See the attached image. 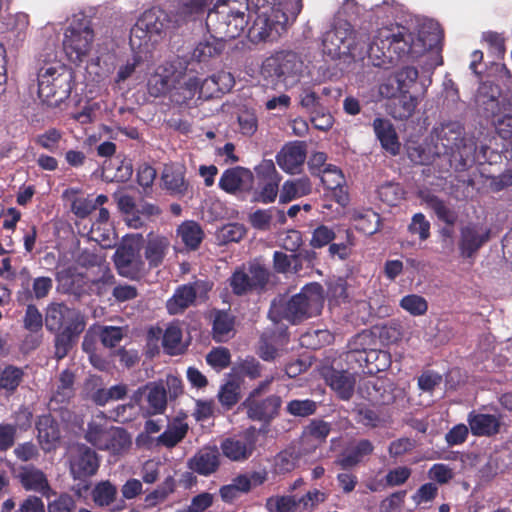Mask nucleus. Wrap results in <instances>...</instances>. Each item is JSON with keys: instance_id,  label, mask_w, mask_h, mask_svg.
Returning a JSON list of instances; mask_svg holds the SVG:
<instances>
[{"instance_id": "31", "label": "nucleus", "mask_w": 512, "mask_h": 512, "mask_svg": "<svg viewBox=\"0 0 512 512\" xmlns=\"http://www.w3.org/2000/svg\"><path fill=\"white\" fill-rule=\"evenodd\" d=\"M372 126L382 148L392 156L398 155L401 144L390 120L377 117L373 120Z\"/></svg>"}, {"instance_id": "27", "label": "nucleus", "mask_w": 512, "mask_h": 512, "mask_svg": "<svg viewBox=\"0 0 512 512\" xmlns=\"http://www.w3.org/2000/svg\"><path fill=\"white\" fill-rule=\"evenodd\" d=\"M21 274H27L29 277L27 268H23ZM21 287L22 290L17 293L19 302L40 301L50 294L53 288V279L49 276H38L32 279L31 287L29 286V279L27 282H22Z\"/></svg>"}, {"instance_id": "25", "label": "nucleus", "mask_w": 512, "mask_h": 512, "mask_svg": "<svg viewBox=\"0 0 512 512\" xmlns=\"http://www.w3.org/2000/svg\"><path fill=\"white\" fill-rule=\"evenodd\" d=\"M467 422L472 435L477 437H492L497 435L502 426L501 416L471 411Z\"/></svg>"}, {"instance_id": "12", "label": "nucleus", "mask_w": 512, "mask_h": 512, "mask_svg": "<svg viewBox=\"0 0 512 512\" xmlns=\"http://www.w3.org/2000/svg\"><path fill=\"white\" fill-rule=\"evenodd\" d=\"M257 430L250 426L240 434L225 438L220 448L223 455L231 461L242 462L249 459L256 449Z\"/></svg>"}, {"instance_id": "16", "label": "nucleus", "mask_w": 512, "mask_h": 512, "mask_svg": "<svg viewBox=\"0 0 512 512\" xmlns=\"http://www.w3.org/2000/svg\"><path fill=\"white\" fill-rule=\"evenodd\" d=\"M254 178L249 168L235 166L222 173L218 185L220 189L231 195L247 194L253 189Z\"/></svg>"}, {"instance_id": "19", "label": "nucleus", "mask_w": 512, "mask_h": 512, "mask_svg": "<svg viewBox=\"0 0 512 512\" xmlns=\"http://www.w3.org/2000/svg\"><path fill=\"white\" fill-rule=\"evenodd\" d=\"M307 157V145L303 141L286 143L276 154V163L288 174L300 172Z\"/></svg>"}, {"instance_id": "15", "label": "nucleus", "mask_w": 512, "mask_h": 512, "mask_svg": "<svg viewBox=\"0 0 512 512\" xmlns=\"http://www.w3.org/2000/svg\"><path fill=\"white\" fill-rule=\"evenodd\" d=\"M357 391L363 399L375 406L389 405L395 400L393 384L383 377L362 380Z\"/></svg>"}, {"instance_id": "37", "label": "nucleus", "mask_w": 512, "mask_h": 512, "mask_svg": "<svg viewBox=\"0 0 512 512\" xmlns=\"http://www.w3.org/2000/svg\"><path fill=\"white\" fill-rule=\"evenodd\" d=\"M85 327L64 328L62 331L53 332L54 337V357L57 360L64 359L72 348L77 344L80 335Z\"/></svg>"}, {"instance_id": "40", "label": "nucleus", "mask_w": 512, "mask_h": 512, "mask_svg": "<svg viewBox=\"0 0 512 512\" xmlns=\"http://www.w3.org/2000/svg\"><path fill=\"white\" fill-rule=\"evenodd\" d=\"M209 34L210 36L200 41L193 50L192 57L198 62H205L210 58L219 56L225 49V41L215 37L214 33Z\"/></svg>"}, {"instance_id": "41", "label": "nucleus", "mask_w": 512, "mask_h": 512, "mask_svg": "<svg viewBox=\"0 0 512 512\" xmlns=\"http://www.w3.org/2000/svg\"><path fill=\"white\" fill-rule=\"evenodd\" d=\"M177 236L181 238L186 248L196 250L203 241L204 231L199 223L189 220L178 226Z\"/></svg>"}, {"instance_id": "32", "label": "nucleus", "mask_w": 512, "mask_h": 512, "mask_svg": "<svg viewBox=\"0 0 512 512\" xmlns=\"http://www.w3.org/2000/svg\"><path fill=\"white\" fill-rule=\"evenodd\" d=\"M418 198L422 204H425L427 208L431 209L437 219L446 225L454 226L458 220V214L455 210L450 208L444 200L433 194L430 190H420L418 192Z\"/></svg>"}, {"instance_id": "18", "label": "nucleus", "mask_w": 512, "mask_h": 512, "mask_svg": "<svg viewBox=\"0 0 512 512\" xmlns=\"http://www.w3.org/2000/svg\"><path fill=\"white\" fill-rule=\"evenodd\" d=\"M114 263L120 275L136 279L144 268L139 248L133 244H123L114 256Z\"/></svg>"}, {"instance_id": "64", "label": "nucleus", "mask_w": 512, "mask_h": 512, "mask_svg": "<svg viewBox=\"0 0 512 512\" xmlns=\"http://www.w3.org/2000/svg\"><path fill=\"white\" fill-rule=\"evenodd\" d=\"M212 0H184L180 6V14L189 20L201 18L208 10Z\"/></svg>"}, {"instance_id": "29", "label": "nucleus", "mask_w": 512, "mask_h": 512, "mask_svg": "<svg viewBox=\"0 0 512 512\" xmlns=\"http://www.w3.org/2000/svg\"><path fill=\"white\" fill-rule=\"evenodd\" d=\"M499 89L492 85L483 84L479 88L478 102L482 106L485 117L491 119L494 123V119L502 116L506 112V107L512 105L509 101H500L498 96Z\"/></svg>"}, {"instance_id": "8", "label": "nucleus", "mask_w": 512, "mask_h": 512, "mask_svg": "<svg viewBox=\"0 0 512 512\" xmlns=\"http://www.w3.org/2000/svg\"><path fill=\"white\" fill-rule=\"evenodd\" d=\"M94 40V31L90 21L82 18L79 21H73L66 29L63 49L70 61L82 62L89 54Z\"/></svg>"}, {"instance_id": "21", "label": "nucleus", "mask_w": 512, "mask_h": 512, "mask_svg": "<svg viewBox=\"0 0 512 512\" xmlns=\"http://www.w3.org/2000/svg\"><path fill=\"white\" fill-rule=\"evenodd\" d=\"M302 63L298 60L294 52H280L267 58L263 64V69L270 76L278 79H286L297 75L301 70Z\"/></svg>"}, {"instance_id": "34", "label": "nucleus", "mask_w": 512, "mask_h": 512, "mask_svg": "<svg viewBox=\"0 0 512 512\" xmlns=\"http://www.w3.org/2000/svg\"><path fill=\"white\" fill-rule=\"evenodd\" d=\"M200 78L197 76H176L170 92V100L176 105L187 104L198 92Z\"/></svg>"}, {"instance_id": "45", "label": "nucleus", "mask_w": 512, "mask_h": 512, "mask_svg": "<svg viewBox=\"0 0 512 512\" xmlns=\"http://www.w3.org/2000/svg\"><path fill=\"white\" fill-rule=\"evenodd\" d=\"M417 105V97L409 93H400V96L389 106V113L394 119L406 120L413 115Z\"/></svg>"}, {"instance_id": "30", "label": "nucleus", "mask_w": 512, "mask_h": 512, "mask_svg": "<svg viewBox=\"0 0 512 512\" xmlns=\"http://www.w3.org/2000/svg\"><path fill=\"white\" fill-rule=\"evenodd\" d=\"M326 383L341 400H350L355 391L356 376L346 370L331 369L325 375Z\"/></svg>"}, {"instance_id": "55", "label": "nucleus", "mask_w": 512, "mask_h": 512, "mask_svg": "<svg viewBox=\"0 0 512 512\" xmlns=\"http://www.w3.org/2000/svg\"><path fill=\"white\" fill-rule=\"evenodd\" d=\"M187 432L188 425L186 423L169 426L157 437V443L166 448H173L186 437Z\"/></svg>"}, {"instance_id": "5", "label": "nucleus", "mask_w": 512, "mask_h": 512, "mask_svg": "<svg viewBox=\"0 0 512 512\" xmlns=\"http://www.w3.org/2000/svg\"><path fill=\"white\" fill-rule=\"evenodd\" d=\"M73 72L66 65L56 62L39 69L38 97L48 106L57 107L69 98L73 88Z\"/></svg>"}, {"instance_id": "50", "label": "nucleus", "mask_w": 512, "mask_h": 512, "mask_svg": "<svg viewBox=\"0 0 512 512\" xmlns=\"http://www.w3.org/2000/svg\"><path fill=\"white\" fill-rule=\"evenodd\" d=\"M92 499L99 507L111 505L117 497V487L109 480L98 482L92 490Z\"/></svg>"}, {"instance_id": "28", "label": "nucleus", "mask_w": 512, "mask_h": 512, "mask_svg": "<svg viewBox=\"0 0 512 512\" xmlns=\"http://www.w3.org/2000/svg\"><path fill=\"white\" fill-rule=\"evenodd\" d=\"M17 479L26 491L38 492L43 496H48L51 491L46 474L33 465L21 466Z\"/></svg>"}, {"instance_id": "47", "label": "nucleus", "mask_w": 512, "mask_h": 512, "mask_svg": "<svg viewBox=\"0 0 512 512\" xmlns=\"http://www.w3.org/2000/svg\"><path fill=\"white\" fill-rule=\"evenodd\" d=\"M365 337L358 334L348 343L349 350L345 353V361L354 368L353 364L358 365L364 372L368 373V359L365 355H368V350L362 347V340Z\"/></svg>"}, {"instance_id": "53", "label": "nucleus", "mask_w": 512, "mask_h": 512, "mask_svg": "<svg viewBox=\"0 0 512 512\" xmlns=\"http://www.w3.org/2000/svg\"><path fill=\"white\" fill-rule=\"evenodd\" d=\"M174 490L175 480L172 476H168L156 489L145 496V507L154 508L158 504L163 503Z\"/></svg>"}, {"instance_id": "13", "label": "nucleus", "mask_w": 512, "mask_h": 512, "mask_svg": "<svg viewBox=\"0 0 512 512\" xmlns=\"http://www.w3.org/2000/svg\"><path fill=\"white\" fill-rule=\"evenodd\" d=\"M281 406V396L271 394L263 399L247 396L240 407L250 420L269 425L279 415Z\"/></svg>"}, {"instance_id": "51", "label": "nucleus", "mask_w": 512, "mask_h": 512, "mask_svg": "<svg viewBox=\"0 0 512 512\" xmlns=\"http://www.w3.org/2000/svg\"><path fill=\"white\" fill-rule=\"evenodd\" d=\"M336 228H338V226L336 225H317L311 232V239L309 241V245L313 249H321L327 245H330L332 241L338 239Z\"/></svg>"}, {"instance_id": "58", "label": "nucleus", "mask_w": 512, "mask_h": 512, "mask_svg": "<svg viewBox=\"0 0 512 512\" xmlns=\"http://www.w3.org/2000/svg\"><path fill=\"white\" fill-rule=\"evenodd\" d=\"M181 340V328L176 324H171L164 331L162 346L169 355H176L183 351L181 347Z\"/></svg>"}, {"instance_id": "56", "label": "nucleus", "mask_w": 512, "mask_h": 512, "mask_svg": "<svg viewBox=\"0 0 512 512\" xmlns=\"http://www.w3.org/2000/svg\"><path fill=\"white\" fill-rule=\"evenodd\" d=\"M176 77L168 74H161L156 72L148 80V91L151 96L159 97L161 95L169 94L173 87Z\"/></svg>"}, {"instance_id": "17", "label": "nucleus", "mask_w": 512, "mask_h": 512, "mask_svg": "<svg viewBox=\"0 0 512 512\" xmlns=\"http://www.w3.org/2000/svg\"><path fill=\"white\" fill-rule=\"evenodd\" d=\"M100 467V459L97 453L81 444L77 447V453L70 461V473L74 479L86 482L94 476Z\"/></svg>"}, {"instance_id": "6", "label": "nucleus", "mask_w": 512, "mask_h": 512, "mask_svg": "<svg viewBox=\"0 0 512 512\" xmlns=\"http://www.w3.org/2000/svg\"><path fill=\"white\" fill-rule=\"evenodd\" d=\"M437 144L443 148V154L448 157L450 166L456 171H464L474 163L473 149L471 145L464 143L461 130L452 125L442 127L438 134Z\"/></svg>"}, {"instance_id": "1", "label": "nucleus", "mask_w": 512, "mask_h": 512, "mask_svg": "<svg viewBox=\"0 0 512 512\" xmlns=\"http://www.w3.org/2000/svg\"><path fill=\"white\" fill-rule=\"evenodd\" d=\"M431 47L420 35L396 24L378 29L367 52L374 66L388 68L400 60L416 58Z\"/></svg>"}, {"instance_id": "26", "label": "nucleus", "mask_w": 512, "mask_h": 512, "mask_svg": "<svg viewBox=\"0 0 512 512\" xmlns=\"http://www.w3.org/2000/svg\"><path fill=\"white\" fill-rule=\"evenodd\" d=\"M161 180L163 188L172 196L183 197L187 194L189 183L185 178V167L179 164H166Z\"/></svg>"}, {"instance_id": "49", "label": "nucleus", "mask_w": 512, "mask_h": 512, "mask_svg": "<svg viewBox=\"0 0 512 512\" xmlns=\"http://www.w3.org/2000/svg\"><path fill=\"white\" fill-rule=\"evenodd\" d=\"M355 246V236L352 230L344 229V237H340V241L334 242L328 247V254L332 259L345 261L350 258Z\"/></svg>"}, {"instance_id": "44", "label": "nucleus", "mask_w": 512, "mask_h": 512, "mask_svg": "<svg viewBox=\"0 0 512 512\" xmlns=\"http://www.w3.org/2000/svg\"><path fill=\"white\" fill-rule=\"evenodd\" d=\"M235 317L225 310H216L212 324L213 339L216 342L225 341L233 331Z\"/></svg>"}, {"instance_id": "3", "label": "nucleus", "mask_w": 512, "mask_h": 512, "mask_svg": "<svg viewBox=\"0 0 512 512\" xmlns=\"http://www.w3.org/2000/svg\"><path fill=\"white\" fill-rule=\"evenodd\" d=\"M324 290L321 284L312 282L303 286L299 293L290 298L280 296L271 303L268 316L273 322L286 320L297 325L321 313L324 304Z\"/></svg>"}, {"instance_id": "48", "label": "nucleus", "mask_w": 512, "mask_h": 512, "mask_svg": "<svg viewBox=\"0 0 512 512\" xmlns=\"http://www.w3.org/2000/svg\"><path fill=\"white\" fill-rule=\"evenodd\" d=\"M131 443V437L124 428L110 427L108 439L105 442L102 450L109 451L115 455H119L128 450L131 446Z\"/></svg>"}, {"instance_id": "60", "label": "nucleus", "mask_w": 512, "mask_h": 512, "mask_svg": "<svg viewBox=\"0 0 512 512\" xmlns=\"http://www.w3.org/2000/svg\"><path fill=\"white\" fill-rule=\"evenodd\" d=\"M262 365L254 357H248L242 360L233 368V377L241 378L247 377L250 380H255L261 376Z\"/></svg>"}, {"instance_id": "42", "label": "nucleus", "mask_w": 512, "mask_h": 512, "mask_svg": "<svg viewBox=\"0 0 512 512\" xmlns=\"http://www.w3.org/2000/svg\"><path fill=\"white\" fill-rule=\"evenodd\" d=\"M74 383L75 374L69 369L63 370L59 375L58 385L51 397V402L68 404L75 395Z\"/></svg>"}, {"instance_id": "20", "label": "nucleus", "mask_w": 512, "mask_h": 512, "mask_svg": "<svg viewBox=\"0 0 512 512\" xmlns=\"http://www.w3.org/2000/svg\"><path fill=\"white\" fill-rule=\"evenodd\" d=\"M489 228H483L475 223H469L461 228L459 250L464 258H472L479 249L490 239Z\"/></svg>"}, {"instance_id": "14", "label": "nucleus", "mask_w": 512, "mask_h": 512, "mask_svg": "<svg viewBox=\"0 0 512 512\" xmlns=\"http://www.w3.org/2000/svg\"><path fill=\"white\" fill-rule=\"evenodd\" d=\"M168 22V15L162 9L152 8L144 11L131 28V44L134 45L133 38L150 40L153 35H160Z\"/></svg>"}, {"instance_id": "57", "label": "nucleus", "mask_w": 512, "mask_h": 512, "mask_svg": "<svg viewBox=\"0 0 512 512\" xmlns=\"http://www.w3.org/2000/svg\"><path fill=\"white\" fill-rule=\"evenodd\" d=\"M273 267L278 273H287L293 269L296 273L302 268V262L299 254L287 255L281 251H275L273 254Z\"/></svg>"}, {"instance_id": "4", "label": "nucleus", "mask_w": 512, "mask_h": 512, "mask_svg": "<svg viewBox=\"0 0 512 512\" xmlns=\"http://www.w3.org/2000/svg\"><path fill=\"white\" fill-rule=\"evenodd\" d=\"M242 4L233 0H218L207 13L206 27L209 33L227 42L241 35L247 26Z\"/></svg>"}, {"instance_id": "9", "label": "nucleus", "mask_w": 512, "mask_h": 512, "mask_svg": "<svg viewBox=\"0 0 512 512\" xmlns=\"http://www.w3.org/2000/svg\"><path fill=\"white\" fill-rule=\"evenodd\" d=\"M86 327L85 316L77 309L63 302H51L45 310V327L49 332L62 331L64 328Z\"/></svg>"}, {"instance_id": "63", "label": "nucleus", "mask_w": 512, "mask_h": 512, "mask_svg": "<svg viewBox=\"0 0 512 512\" xmlns=\"http://www.w3.org/2000/svg\"><path fill=\"white\" fill-rule=\"evenodd\" d=\"M400 307L412 316H422L428 311L427 300L417 294H409L400 300Z\"/></svg>"}, {"instance_id": "38", "label": "nucleus", "mask_w": 512, "mask_h": 512, "mask_svg": "<svg viewBox=\"0 0 512 512\" xmlns=\"http://www.w3.org/2000/svg\"><path fill=\"white\" fill-rule=\"evenodd\" d=\"M196 300L194 288L189 284L178 286L172 297L166 302V308L170 315L182 314Z\"/></svg>"}, {"instance_id": "35", "label": "nucleus", "mask_w": 512, "mask_h": 512, "mask_svg": "<svg viewBox=\"0 0 512 512\" xmlns=\"http://www.w3.org/2000/svg\"><path fill=\"white\" fill-rule=\"evenodd\" d=\"M234 85V78L229 72L221 71L205 79H200L198 92L205 98L213 97L216 93L228 92Z\"/></svg>"}, {"instance_id": "54", "label": "nucleus", "mask_w": 512, "mask_h": 512, "mask_svg": "<svg viewBox=\"0 0 512 512\" xmlns=\"http://www.w3.org/2000/svg\"><path fill=\"white\" fill-rule=\"evenodd\" d=\"M279 336L275 331H265L261 334L257 354L262 360L267 362L275 360L278 355V349L275 344Z\"/></svg>"}, {"instance_id": "33", "label": "nucleus", "mask_w": 512, "mask_h": 512, "mask_svg": "<svg viewBox=\"0 0 512 512\" xmlns=\"http://www.w3.org/2000/svg\"><path fill=\"white\" fill-rule=\"evenodd\" d=\"M37 438L43 449L55 448L60 441L61 431L59 423L51 414H44L38 417L36 422Z\"/></svg>"}, {"instance_id": "11", "label": "nucleus", "mask_w": 512, "mask_h": 512, "mask_svg": "<svg viewBox=\"0 0 512 512\" xmlns=\"http://www.w3.org/2000/svg\"><path fill=\"white\" fill-rule=\"evenodd\" d=\"M131 400L146 409L148 415L163 414L167 408V390L162 381L148 382L134 391Z\"/></svg>"}, {"instance_id": "36", "label": "nucleus", "mask_w": 512, "mask_h": 512, "mask_svg": "<svg viewBox=\"0 0 512 512\" xmlns=\"http://www.w3.org/2000/svg\"><path fill=\"white\" fill-rule=\"evenodd\" d=\"M170 241L166 236L149 233L144 255L151 268L159 267L169 250Z\"/></svg>"}, {"instance_id": "23", "label": "nucleus", "mask_w": 512, "mask_h": 512, "mask_svg": "<svg viewBox=\"0 0 512 512\" xmlns=\"http://www.w3.org/2000/svg\"><path fill=\"white\" fill-rule=\"evenodd\" d=\"M219 466L220 452L216 445L202 447L188 460L189 469L202 476L215 473Z\"/></svg>"}, {"instance_id": "61", "label": "nucleus", "mask_w": 512, "mask_h": 512, "mask_svg": "<svg viewBox=\"0 0 512 512\" xmlns=\"http://www.w3.org/2000/svg\"><path fill=\"white\" fill-rule=\"evenodd\" d=\"M44 323L45 318L43 319V315L38 307L33 303L28 304L22 318L23 328L30 333L36 334L42 330Z\"/></svg>"}, {"instance_id": "52", "label": "nucleus", "mask_w": 512, "mask_h": 512, "mask_svg": "<svg viewBox=\"0 0 512 512\" xmlns=\"http://www.w3.org/2000/svg\"><path fill=\"white\" fill-rule=\"evenodd\" d=\"M354 220L355 228L366 235L375 234L379 231L381 226L380 215L372 209H367L364 212L357 214Z\"/></svg>"}, {"instance_id": "43", "label": "nucleus", "mask_w": 512, "mask_h": 512, "mask_svg": "<svg viewBox=\"0 0 512 512\" xmlns=\"http://www.w3.org/2000/svg\"><path fill=\"white\" fill-rule=\"evenodd\" d=\"M217 397L226 410L232 409L241 398L240 379L231 375L230 379L220 386Z\"/></svg>"}, {"instance_id": "46", "label": "nucleus", "mask_w": 512, "mask_h": 512, "mask_svg": "<svg viewBox=\"0 0 512 512\" xmlns=\"http://www.w3.org/2000/svg\"><path fill=\"white\" fill-rule=\"evenodd\" d=\"M25 372L23 368L14 365L0 367V390H4L11 395L16 392L23 382Z\"/></svg>"}, {"instance_id": "22", "label": "nucleus", "mask_w": 512, "mask_h": 512, "mask_svg": "<svg viewBox=\"0 0 512 512\" xmlns=\"http://www.w3.org/2000/svg\"><path fill=\"white\" fill-rule=\"evenodd\" d=\"M353 29L349 23L340 24L327 31L322 40L324 49L328 54L340 55L352 50Z\"/></svg>"}, {"instance_id": "7", "label": "nucleus", "mask_w": 512, "mask_h": 512, "mask_svg": "<svg viewBox=\"0 0 512 512\" xmlns=\"http://www.w3.org/2000/svg\"><path fill=\"white\" fill-rule=\"evenodd\" d=\"M269 270L258 262L242 264L235 268L228 283L235 296H245L263 290L269 281Z\"/></svg>"}, {"instance_id": "62", "label": "nucleus", "mask_w": 512, "mask_h": 512, "mask_svg": "<svg viewBox=\"0 0 512 512\" xmlns=\"http://www.w3.org/2000/svg\"><path fill=\"white\" fill-rule=\"evenodd\" d=\"M299 461V454L292 449L280 451L274 458V469L278 474H286L293 471Z\"/></svg>"}, {"instance_id": "39", "label": "nucleus", "mask_w": 512, "mask_h": 512, "mask_svg": "<svg viewBox=\"0 0 512 512\" xmlns=\"http://www.w3.org/2000/svg\"><path fill=\"white\" fill-rule=\"evenodd\" d=\"M312 183L308 177L286 180L280 189L279 203L286 204L297 198L309 195Z\"/></svg>"}, {"instance_id": "24", "label": "nucleus", "mask_w": 512, "mask_h": 512, "mask_svg": "<svg viewBox=\"0 0 512 512\" xmlns=\"http://www.w3.org/2000/svg\"><path fill=\"white\" fill-rule=\"evenodd\" d=\"M374 451V445L369 439H360L348 446L335 460L341 469L348 470L358 466Z\"/></svg>"}, {"instance_id": "59", "label": "nucleus", "mask_w": 512, "mask_h": 512, "mask_svg": "<svg viewBox=\"0 0 512 512\" xmlns=\"http://www.w3.org/2000/svg\"><path fill=\"white\" fill-rule=\"evenodd\" d=\"M109 433L110 428L106 427L101 423L91 421L87 425L84 438L92 446L99 450H102L105 445V442L108 439Z\"/></svg>"}, {"instance_id": "2", "label": "nucleus", "mask_w": 512, "mask_h": 512, "mask_svg": "<svg viewBox=\"0 0 512 512\" xmlns=\"http://www.w3.org/2000/svg\"><path fill=\"white\" fill-rule=\"evenodd\" d=\"M303 8L302 0H246L253 23L248 30L252 42L274 41L295 21Z\"/></svg>"}, {"instance_id": "10", "label": "nucleus", "mask_w": 512, "mask_h": 512, "mask_svg": "<svg viewBox=\"0 0 512 512\" xmlns=\"http://www.w3.org/2000/svg\"><path fill=\"white\" fill-rule=\"evenodd\" d=\"M255 176L260 185V190L255 196V201L270 204L273 203L278 193L282 176L275 167V163L271 159H263L254 167Z\"/></svg>"}]
</instances>
